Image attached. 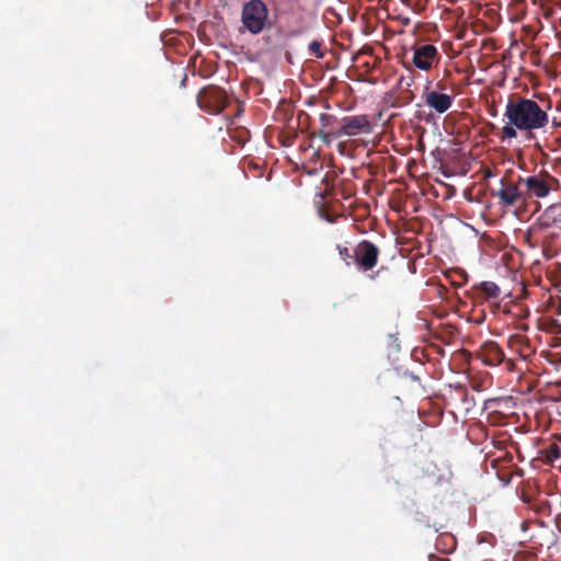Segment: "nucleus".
Listing matches in <instances>:
<instances>
[{
	"instance_id": "6e6552de",
	"label": "nucleus",
	"mask_w": 561,
	"mask_h": 561,
	"mask_svg": "<svg viewBox=\"0 0 561 561\" xmlns=\"http://www.w3.org/2000/svg\"><path fill=\"white\" fill-rule=\"evenodd\" d=\"M412 64L422 71H428L440 61V54L433 44H415L412 48Z\"/></svg>"
},
{
	"instance_id": "9d476101",
	"label": "nucleus",
	"mask_w": 561,
	"mask_h": 561,
	"mask_svg": "<svg viewBox=\"0 0 561 561\" xmlns=\"http://www.w3.org/2000/svg\"><path fill=\"white\" fill-rule=\"evenodd\" d=\"M480 356L482 362L489 366H497L505 362L507 369L512 370L514 367L513 360H505L504 352L497 343L492 341H489L482 345Z\"/></svg>"
},
{
	"instance_id": "7ed1b4c3",
	"label": "nucleus",
	"mask_w": 561,
	"mask_h": 561,
	"mask_svg": "<svg viewBox=\"0 0 561 561\" xmlns=\"http://www.w3.org/2000/svg\"><path fill=\"white\" fill-rule=\"evenodd\" d=\"M522 175L513 176L512 172L505 174L500 180V187L492 192V196L499 199V204L504 207H512L517 204L526 203V193H524Z\"/></svg>"
},
{
	"instance_id": "20e7f679",
	"label": "nucleus",
	"mask_w": 561,
	"mask_h": 561,
	"mask_svg": "<svg viewBox=\"0 0 561 561\" xmlns=\"http://www.w3.org/2000/svg\"><path fill=\"white\" fill-rule=\"evenodd\" d=\"M524 193H526V201L533 197L545 198L551 191H557L559 187V180L549 174L547 171H541L538 174L522 176Z\"/></svg>"
},
{
	"instance_id": "f3484780",
	"label": "nucleus",
	"mask_w": 561,
	"mask_h": 561,
	"mask_svg": "<svg viewBox=\"0 0 561 561\" xmlns=\"http://www.w3.org/2000/svg\"><path fill=\"white\" fill-rule=\"evenodd\" d=\"M548 330L553 333H561V323L558 320H552Z\"/></svg>"
},
{
	"instance_id": "412c9836",
	"label": "nucleus",
	"mask_w": 561,
	"mask_h": 561,
	"mask_svg": "<svg viewBox=\"0 0 561 561\" xmlns=\"http://www.w3.org/2000/svg\"><path fill=\"white\" fill-rule=\"evenodd\" d=\"M381 270H383V267H381V268H380L379 271H377L376 273H374V274L369 275V278H370V279H373V280H374V279H376V278H377V276L379 275V273H380V271H381Z\"/></svg>"
},
{
	"instance_id": "ddd939ff",
	"label": "nucleus",
	"mask_w": 561,
	"mask_h": 561,
	"mask_svg": "<svg viewBox=\"0 0 561 561\" xmlns=\"http://www.w3.org/2000/svg\"><path fill=\"white\" fill-rule=\"evenodd\" d=\"M480 289L486 298H497L501 294L500 287L493 282L481 283Z\"/></svg>"
},
{
	"instance_id": "a211bd4d",
	"label": "nucleus",
	"mask_w": 561,
	"mask_h": 561,
	"mask_svg": "<svg viewBox=\"0 0 561 561\" xmlns=\"http://www.w3.org/2000/svg\"><path fill=\"white\" fill-rule=\"evenodd\" d=\"M488 113H489L490 116L496 117L497 116V108H496V106L495 105L489 106Z\"/></svg>"
},
{
	"instance_id": "423d86ee",
	"label": "nucleus",
	"mask_w": 561,
	"mask_h": 561,
	"mask_svg": "<svg viewBox=\"0 0 561 561\" xmlns=\"http://www.w3.org/2000/svg\"><path fill=\"white\" fill-rule=\"evenodd\" d=\"M197 103L202 110L210 114H219L228 104V96L224 89L208 85L197 94Z\"/></svg>"
},
{
	"instance_id": "4be33fe9",
	"label": "nucleus",
	"mask_w": 561,
	"mask_h": 561,
	"mask_svg": "<svg viewBox=\"0 0 561 561\" xmlns=\"http://www.w3.org/2000/svg\"><path fill=\"white\" fill-rule=\"evenodd\" d=\"M535 148H537V149H541L540 144H539V142H536V144H535Z\"/></svg>"
},
{
	"instance_id": "dca6fc26",
	"label": "nucleus",
	"mask_w": 561,
	"mask_h": 561,
	"mask_svg": "<svg viewBox=\"0 0 561 561\" xmlns=\"http://www.w3.org/2000/svg\"><path fill=\"white\" fill-rule=\"evenodd\" d=\"M252 170L256 172V173L253 174V176H256V178H262L263 176L262 168L257 163H254L253 161H249L248 162V172L252 171Z\"/></svg>"
},
{
	"instance_id": "39448f33",
	"label": "nucleus",
	"mask_w": 561,
	"mask_h": 561,
	"mask_svg": "<svg viewBox=\"0 0 561 561\" xmlns=\"http://www.w3.org/2000/svg\"><path fill=\"white\" fill-rule=\"evenodd\" d=\"M373 131V124L368 115L344 116L340 119V126L336 128L335 137H356L358 135H369Z\"/></svg>"
},
{
	"instance_id": "f257e3e1",
	"label": "nucleus",
	"mask_w": 561,
	"mask_h": 561,
	"mask_svg": "<svg viewBox=\"0 0 561 561\" xmlns=\"http://www.w3.org/2000/svg\"><path fill=\"white\" fill-rule=\"evenodd\" d=\"M540 101L538 103L518 93L508 95L503 113L505 124L499 129L497 138L504 142L517 138L522 133L526 140L535 139V131L545 130L550 122L551 100L540 98Z\"/></svg>"
},
{
	"instance_id": "2eb2a0df",
	"label": "nucleus",
	"mask_w": 561,
	"mask_h": 561,
	"mask_svg": "<svg viewBox=\"0 0 561 561\" xmlns=\"http://www.w3.org/2000/svg\"><path fill=\"white\" fill-rule=\"evenodd\" d=\"M308 49L310 51V55L314 56L318 59L323 58L324 56V53L322 50V43L319 41H312L309 44Z\"/></svg>"
},
{
	"instance_id": "4468645a",
	"label": "nucleus",
	"mask_w": 561,
	"mask_h": 561,
	"mask_svg": "<svg viewBox=\"0 0 561 561\" xmlns=\"http://www.w3.org/2000/svg\"><path fill=\"white\" fill-rule=\"evenodd\" d=\"M337 252L341 257V260L347 265L351 266L352 264L355 265V257L354 255V249L350 250L347 247L344 245H337Z\"/></svg>"
},
{
	"instance_id": "f8f14e48",
	"label": "nucleus",
	"mask_w": 561,
	"mask_h": 561,
	"mask_svg": "<svg viewBox=\"0 0 561 561\" xmlns=\"http://www.w3.org/2000/svg\"><path fill=\"white\" fill-rule=\"evenodd\" d=\"M540 456L546 463H552L554 460L561 458V445L560 442L554 440L547 447L540 449Z\"/></svg>"
},
{
	"instance_id": "aec40b11",
	"label": "nucleus",
	"mask_w": 561,
	"mask_h": 561,
	"mask_svg": "<svg viewBox=\"0 0 561 561\" xmlns=\"http://www.w3.org/2000/svg\"><path fill=\"white\" fill-rule=\"evenodd\" d=\"M492 176H493L492 170L490 168H488L484 171V179H489V178H492Z\"/></svg>"
},
{
	"instance_id": "1a4fd4ad",
	"label": "nucleus",
	"mask_w": 561,
	"mask_h": 561,
	"mask_svg": "<svg viewBox=\"0 0 561 561\" xmlns=\"http://www.w3.org/2000/svg\"><path fill=\"white\" fill-rule=\"evenodd\" d=\"M319 123L320 127L317 131L311 133V137H319L321 141L330 146L331 142L334 139H337L339 137H335L336 133V125L340 126V119L335 115L328 114V113H321L319 116Z\"/></svg>"
},
{
	"instance_id": "b1692460",
	"label": "nucleus",
	"mask_w": 561,
	"mask_h": 561,
	"mask_svg": "<svg viewBox=\"0 0 561 561\" xmlns=\"http://www.w3.org/2000/svg\"><path fill=\"white\" fill-rule=\"evenodd\" d=\"M440 561H449V560L445 559V560H440Z\"/></svg>"
},
{
	"instance_id": "f03ea898",
	"label": "nucleus",
	"mask_w": 561,
	"mask_h": 561,
	"mask_svg": "<svg viewBox=\"0 0 561 561\" xmlns=\"http://www.w3.org/2000/svg\"><path fill=\"white\" fill-rule=\"evenodd\" d=\"M241 24L251 35H259L271 27L270 10L263 0H249L241 8Z\"/></svg>"
},
{
	"instance_id": "0eeeda50",
	"label": "nucleus",
	"mask_w": 561,
	"mask_h": 561,
	"mask_svg": "<svg viewBox=\"0 0 561 561\" xmlns=\"http://www.w3.org/2000/svg\"><path fill=\"white\" fill-rule=\"evenodd\" d=\"M379 248L369 240H362L354 248L355 266L362 273L373 271L379 260Z\"/></svg>"
},
{
	"instance_id": "5701e85b",
	"label": "nucleus",
	"mask_w": 561,
	"mask_h": 561,
	"mask_svg": "<svg viewBox=\"0 0 561 561\" xmlns=\"http://www.w3.org/2000/svg\"><path fill=\"white\" fill-rule=\"evenodd\" d=\"M522 329H523V330H527V329H528V327H527V325H523V327H522Z\"/></svg>"
},
{
	"instance_id": "9b49d317",
	"label": "nucleus",
	"mask_w": 561,
	"mask_h": 561,
	"mask_svg": "<svg viewBox=\"0 0 561 561\" xmlns=\"http://www.w3.org/2000/svg\"><path fill=\"white\" fill-rule=\"evenodd\" d=\"M424 103L430 108L434 110L438 114L447 112L453 105V96L439 91L426 90L423 94Z\"/></svg>"
},
{
	"instance_id": "6ab92c4d",
	"label": "nucleus",
	"mask_w": 561,
	"mask_h": 561,
	"mask_svg": "<svg viewBox=\"0 0 561 561\" xmlns=\"http://www.w3.org/2000/svg\"><path fill=\"white\" fill-rule=\"evenodd\" d=\"M551 125L554 129L561 128V118L558 119V118L553 117L551 121Z\"/></svg>"
}]
</instances>
